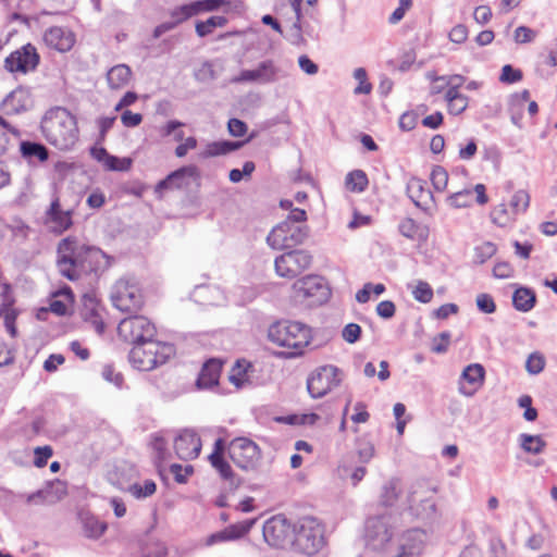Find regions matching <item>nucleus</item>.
<instances>
[{"label": "nucleus", "mask_w": 557, "mask_h": 557, "mask_svg": "<svg viewBox=\"0 0 557 557\" xmlns=\"http://www.w3.org/2000/svg\"><path fill=\"white\" fill-rule=\"evenodd\" d=\"M326 545L325 525L315 517H281V550L311 557Z\"/></svg>", "instance_id": "1"}, {"label": "nucleus", "mask_w": 557, "mask_h": 557, "mask_svg": "<svg viewBox=\"0 0 557 557\" xmlns=\"http://www.w3.org/2000/svg\"><path fill=\"white\" fill-rule=\"evenodd\" d=\"M57 265L62 276L75 281L83 273L107 269L110 258L97 247L67 237L59 243Z\"/></svg>", "instance_id": "2"}, {"label": "nucleus", "mask_w": 557, "mask_h": 557, "mask_svg": "<svg viewBox=\"0 0 557 557\" xmlns=\"http://www.w3.org/2000/svg\"><path fill=\"white\" fill-rule=\"evenodd\" d=\"M41 131L47 141L60 150L73 148L78 140L76 117L61 107L51 109L45 114Z\"/></svg>", "instance_id": "3"}, {"label": "nucleus", "mask_w": 557, "mask_h": 557, "mask_svg": "<svg viewBox=\"0 0 557 557\" xmlns=\"http://www.w3.org/2000/svg\"><path fill=\"white\" fill-rule=\"evenodd\" d=\"M438 486L431 480H418L411 484L407 495V509L410 516L422 522L437 518L436 494Z\"/></svg>", "instance_id": "4"}, {"label": "nucleus", "mask_w": 557, "mask_h": 557, "mask_svg": "<svg viewBox=\"0 0 557 557\" xmlns=\"http://www.w3.org/2000/svg\"><path fill=\"white\" fill-rule=\"evenodd\" d=\"M330 296L331 289L325 280L308 274L292 284L288 298L296 306L312 308L325 304Z\"/></svg>", "instance_id": "5"}, {"label": "nucleus", "mask_w": 557, "mask_h": 557, "mask_svg": "<svg viewBox=\"0 0 557 557\" xmlns=\"http://www.w3.org/2000/svg\"><path fill=\"white\" fill-rule=\"evenodd\" d=\"M174 355L171 344L147 339L135 344L129 351V362L139 371H151Z\"/></svg>", "instance_id": "6"}, {"label": "nucleus", "mask_w": 557, "mask_h": 557, "mask_svg": "<svg viewBox=\"0 0 557 557\" xmlns=\"http://www.w3.org/2000/svg\"><path fill=\"white\" fill-rule=\"evenodd\" d=\"M281 211H286L287 214L281 213L284 222L281 223V250L288 249L293 246L301 244L307 235L308 227L305 222L307 213L304 209L294 208L293 202L289 200H281Z\"/></svg>", "instance_id": "7"}, {"label": "nucleus", "mask_w": 557, "mask_h": 557, "mask_svg": "<svg viewBox=\"0 0 557 557\" xmlns=\"http://www.w3.org/2000/svg\"><path fill=\"white\" fill-rule=\"evenodd\" d=\"M312 341L311 329L297 321H288L284 325L281 333V347L285 350L281 351V357L295 358L305 354V348Z\"/></svg>", "instance_id": "8"}, {"label": "nucleus", "mask_w": 557, "mask_h": 557, "mask_svg": "<svg viewBox=\"0 0 557 557\" xmlns=\"http://www.w3.org/2000/svg\"><path fill=\"white\" fill-rule=\"evenodd\" d=\"M111 300L120 311L133 312L141 308L143 295L134 280L122 277L112 287Z\"/></svg>", "instance_id": "9"}, {"label": "nucleus", "mask_w": 557, "mask_h": 557, "mask_svg": "<svg viewBox=\"0 0 557 557\" xmlns=\"http://www.w3.org/2000/svg\"><path fill=\"white\" fill-rule=\"evenodd\" d=\"M342 382L341 370L332 364L317 368L307 379V389L312 398H321Z\"/></svg>", "instance_id": "10"}, {"label": "nucleus", "mask_w": 557, "mask_h": 557, "mask_svg": "<svg viewBox=\"0 0 557 557\" xmlns=\"http://www.w3.org/2000/svg\"><path fill=\"white\" fill-rule=\"evenodd\" d=\"M117 333L123 341L135 345L153 338L156 327L146 317L134 315L119 323Z\"/></svg>", "instance_id": "11"}, {"label": "nucleus", "mask_w": 557, "mask_h": 557, "mask_svg": "<svg viewBox=\"0 0 557 557\" xmlns=\"http://www.w3.org/2000/svg\"><path fill=\"white\" fill-rule=\"evenodd\" d=\"M227 451L232 461L244 470L255 469L260 460L258 445L247 437H237L231 441Z\"/></svg>", "instance_id": "12"}, {"label": "nucleus", "mask_w": 557, "mask_h": 557, "mask_svg": "<svg viewBox=\"0 0 557 557\" xmlns=\"http://www.w3.org/2000/svg\"><path fill=\"white\" fill-rule=\"evenodd\" d=\"M393 531L388 517H374L367 521V545L374 550H381L391 542Z\"/></svg>", "instance_id": "13"}, {"label": "nucleus", "mask_w": 557, "mask_h": 557, "mask_svg": "<svg viewBox=\"0 0 557 557\" xmlns=\"http://www.w3.org/2000/svg\"><path fill=\"white\" fill-rule=\"evenodd\" d=\"M312 257L302 249L281 250V277L294 278L309 269Z\"/></svg>", "instance_id": "14"}, {"label": "nucleus", "mask_w": 557, "mask_h": 557, "mask_svg": "<svg viewBox=\"0 0 557 557\" xmlns=\"http://www.w3.org/2000/svg\"><path fill=\"white\" fill-rule=\"evenodd\" d=\"M39 59L36 48L27 44L7 57L4 67L11 73L20 72L26 74L37 67Z\"/></svg>", "instance_id": "15"}, {"label": "nucleus", "mask_w": 557, "mask_h": 557, "mask_svg": "<svg viewBox=\"0 0 557 557\" xmlns=\"http://www.w3.org/2000/svg\"><path fill=\"white\" fill-rule=\"evenodd\" d=\"M485 369L481 363H470L461 372L458 392L465 397H472L483 386Z\"/></svg>", "instance_id": "16"}, {"label": "nucleus", "mask_w": 557, "mask_h": 557, "mask_svg": "<svg viewBox=\"0 0 557 557\" xmlns=\"http://www.w3.org/2000/svg\"><path fill=\"white\" fill-rule=\"evenodd\" d=\"M174 449L180 459L191 460L200 454L201 441L194 431L184 430L175 437Z\"/></svg>", "instance_id": "17"}, {"label": "nucleus", "mask_w": 557, "mask_h": 557, "mask_svg": "<svg viewBox=\"0 0 557 557\" xmlns=\"http://www.w3.org/2000/svg\"><path fill=\"white\" fill-rule=\"evenodd\" d=\"M197 175L198 170L195 165L183 166L160 181L154 188V193L161 197L166 189L185 187L189 184V180Z\"/></svg>", "instance_id": "18"}, {"label": "nucleus", "mask_w": 557, "mask_h": 557, "mask_svg": "<svg viewBox=\"0 0 557 557\" xmlns=\"http://www.w3.org/2000/svg\"><path fill=\"white\" fill-rule=\"evenodd\" d=\"M33 107L30 89L18 86L12 90L2 101V109L7 114H18Z\"/></svg>", "instance_id": "19"}, {"label": "nucleus", "mask_w": 557, "mask_h": 557, "mask_svg": "<svg viewBox=\"0 0 557 557\" xmlns=\"http://www.w3.org/2000/svg\"><path fill=\"white\" fill-rule=\"evenodd\" d=\"M44 41L50 48L66 52L74 46L75 35L67 28L53 26L45 32Z\"/></svg>", "instance_id": "20"}, {"label": "nucleus", "mask_w": 557, "mask_h": 557, "mask_svg": "<svg viewBox=\"0 0 557 557\" xmlns=\"http://www.w3.org/2000/svg\"><path fill=\"white\" fill-rule=\"evenodd\" d=\"M275 66L272 62H261L258 67L253 70H245L238 76L232 79L233 83L240 82H256L267 83L274 78Z\"/></svg>", "instance_id": "21"}, {"label": "nucleus", "mask_w": 557, "mask_h": 557, "mask_svg": "<svg viewBox=\"0 0 557 557\" xmlns=\"http://www.w3.org/2000/svg\"><path fill=\"white\" fill-rule=\"evenodd\" d=\"M407 195L416 207L429 211V203L432 201L433 196L422 180L410 178L407 183Z\"/></svg>", "instance_id": "22"}, {"label": "nucleus", "mask_w": 557, "mask_h": 557, "mask_svg": "<svg viewBox=\"0 0 557 557\" xmlns=\"http://www.w3.org/2000/svg\"><path fill=\"white\" fill-rule=\"evenodd\" d=\"M426 534L421 529L407 531L401 537L400 550L410 557L420 555L423 550Z\"/></svg>", "instance_id": "23"}, {"label": "nucleus", "mask_w": 557, "mask_h": 557, "mask_svg": "<svg viewBox=\"0 0 557 557\" xmlns=\"http://www.w3.org/2000/svg\"><path fill=\"white\" fill-rule=\"evenodd\" d=\"M224 451L225 443L222 438H218L214 443V449L209 456V461L223 479H230L233 471L228 462L223 457Z\"/></svg>", "instance_id": "24"}, {"label": "nucleus", "mask_w": 557, "mask_h": 557, "mask_svg": "<svg viewBox=\"0 0 557 557\" xmlns=\"http://www.w3.org/2000/svg\"><path fill=\"white\" fill-rule=\"evenodd\" d=\"M48 216L52 223V230L57 233H62L72 225L71 212L61 210L58 198L51 202Z\"/></svg>", "instance_id": "25"}, {"label": "nucleus", "mask_w": 557, "mask_h": 557, "mask_svg": "<svg viewBox=\"0 0 557 557\" xmlns=\"http://www.w3.org/2000/svg\"><path fill=\"white\" fill-rule=\"evenodd\" d=\"M194 297L206 306H221L225 302L224 293L216 286H198Z\"/></svg>", "instance_id": "26"}, {"label": "nucleus", "mask_w": 557, "mask_h": 557, "mask_svg": "<svg viewBox=\"0 0 557 557\" xmlns=\"http://www.w3.org/2000/svg\"><path fill=\"white\" fill-rule=\"evenodd\" d=\"M221 366V362L215 359L206 362L197 380V386L199 388H209L218 384Z\"/></svg>", "instance_id": "27"}, {"label": "nucleus", "mask_w": 557, "mask_h": 557, "mask_svg": "<svg viewBox=\"0 0 557 557\" xmlns=\"http://www.w3.org/2000/svg\"><path fill=\"white\" fill-rule=\"evenodd\" d=\"M132 77V70L126 64H117L107 73V81L112 89H121L126 86Z\"/></svg>", "instance_id": "28"}, {"label": "nucleus", "mask_w": 557, "mask_h": 557, "mask_svg": "<svg viewBox=\"0 0 557 557\" xmlns=\"http://www.w3.org/2000/svg\"><path fill=\"white\" fill-rule=\"evenodd\" d=\"M73 302V294L72 290L66 287L63 289H60L55 294H53V297L50 301L49 309L51 312L58 314V315H64L67 312L69 307Z\"/></svg>", "instance_id": "29"}, {"label": "nucleus", "mask_w": 557, "mask_h": 557, "mask_svg": "<svg viewBox=\"0 0 557 557\" xmlns=\"http://www.w3.org/2000/svg\"><path fill=\"white\" fill-rule=\"evenodd\" d=\"M251 363L245 359L237 360L230 371L228 380L236 388H243L249 383L248 370Z\"/></svg>", "instance_id": "30"}, {"label": "nucleus", "mask_w": 557, "mask_h": 557, "mask_svg": "<svg viewBox=\"0 0 557 557\" xmlns=\"http://www.w3.org/2000/svg\"><path fill=\"white\" fill-rule=\"evenodd\" d=\"M440 81H446L447 89L444 95V99L447 102V104L456 100L457 97L462 96L459 91L460 87L465 84L466 77L459 74H453V75H443Z\"/></svg>", "instance_id": "31"}, {"label": "nucleus", "mask_w": 557, "mask_h": 557, "mask_svg": "<svg viewBox=\"0 0 557 557\" xmlns=\"http://www.w3.org/2000/svg\"><path fill=\"white\" fill-rule=\"evenodd\" d=\"M519 444L523 451L532 455L541 454L546 447V442L541 435L520 434Z\"/></svg>", "instance_id": "32"}, {"label": "nucleus", "mask_w": 557, "mask_h": 557, "mask_svg": "<svg viewBox=\"0 0 557 557\" xmlns=\"http://www.w3.org/2000/svg\"><path fill=\"white\" fill-rule=\"evenodd\" d=\"M227 18L223 15L210 16L206 21H199L195 25L196 34L199 37H206L213 33L215 28H222L226 25Z\"/></svg>", "instance_id": "33"}, {"label": "nucleus", "mask_w": 557, "mask_h": 557, "mask_svg": "<svg viewBox=\"0 0 557 557\" xmlns=\"http://www.w3.org/2000/svg\"><path fill=\"white\" fill-rule=\"evenodd\" d=\"M246 141H228V140H221V141H214L207 146L205 156L206 157H216L230 153L232 151H235L243 147V145Z\"/></svg>", "instance_id": "34"}, {"label": "nucleus", "mask_w": 557, "mask_h": 557, "mask_svg": "<svg viewBox=\"0 0 557 557\" xmlns=\"http://www.w3.org/2000/svg\"><path fill=\"white\" fill-rule=\"evenodd\" d=\"M513 306L517 310L527 312L534 307L535 295L528 288H518L512 296Z\"/></svg>", "instance_id": "35"}, {"label": "nucleus", "mask_w": 557, "mask_h": 557, "mask_svg": "<svg viewBox=\"0 0 557 557\" xmlns=\"http://www.w3.org/2000/svg\"><path fill=\"white\" fill-rule=\"evenodd\" d=\"M283 34L284 38L292 45L300 46L305 44L300 20H298V17H295V21L290 23H286L284 29L281 27V35Z\"/></svg>", "instance_id": "36"}, {"label": "nucleus", "mask_w": 557, "mask_h": 557, "mask_svg": "<svg viewBox=\"0 0 557 557\" xmlns=\"http://www.w3.org/2000/svg\"><path fill=\"white\" fill-rule=\"evenodd\" d=\"M278 519L273 516L269 518L262 529L264 543L270 547L276 549L278 547Z\"/></svg>", "instance_id": "37"}, {"label": "nucleus", "mask_w": 557, "mask_h": 557, "mask_svg": "<svg viewBox=\"0 0 557 557\" xmlns=\"http://www.w3.org/2000/svg\"><path fill=\"white\" fill-rule=\"evenodd\" d=\"M321 420V417L317 413H294L285 417H281V423L289 425H304L313 426Z\"/></svg>", "instance_id": "38"}, {"label": "nucleus", "mask_w": 557, "mask_h": 557, "mask_svg": "<svg viewBox=\"0 0 557 557\" xmlns=\"http://www.w3.org/2000/svg\"><path fill=\"white\" fill-rule=\"evenodd\" d=\"M346 188L352 193H362L368 186V177L361 170H355L346 175Z\"/></svg>", "instance_id": "39"}, {"label": "nucleus", "mask_w": 557, "mask_h": 557, "mask_svg": "<svg viewBox=\"0 0 557 557\" xmlns=\"http://www.w3.org/2000/svg\"><path fill=\"white\" fill-rule=\"evenodd\" d=\"M196 15H198V11L195 2L176 7L170 11V17L172 23H175V27Z\"/></svg>", "instance_id": "40"}, {"label": "nucleus", "mask_w": 557, "mask_h": 557, "mask_svg": "<svg viewBox=\"0 0 557 557\" xmlns=\"http://www.w3.org/2000/svg\"><path fill=\"white\" fill-rule=\"evenodd\" d=\"M86 536L98 539L107 529V524L94 516L85 515L82 519Z\"/></svg>", "instance_id": "41"}, {"label": "nucleus", "mask_w": 557, "mask_h": 557, "mask_svg": "<svg viewBox=\"0 0 557 557\" xmlns=\"http://www.w3.org/2000/svg\"><path fill=\"white\" fill-rule=\"evenodd\" d=\"M492 221L498 226H507L517 219V215L505 203L496 206L491 212Z\"/></svg>", "instance_id": "42"}, {"label": "nucleus", "mask_w": 557, "mask_h": 557, "mask_svg": "<svg viewBox=\"0 0 557 557\" xmlns=\"http://www.w3.org/2000/svg\"><path fill=\"white\" fill-rule=\"evenodd\" d=\"M257 519H250L240 521L234 524H231L226 529H224V534L226 535L227 541H233L243 537L247 534L251 528L255 525Z\"/></svg>", "instance_id": "43"}, {"label": "nucleus", "mask_w": 557, "mask_h": 557, "mask_svg": "<svg viewBox=\"0 0 557 557\" xmlns=\"http://www.w3.org/2000/svg\"><path fill=\"white\" fill-rule=\"evenodd\" d=\"M21 152L25 158H37L39 161H46L48 159L47 148L37 143L24 141L21 144Z\"/></svg>", "instance_id": "44"}, {"label": "nucleus", "mask_w": 557, "mask_h": 557, "mask_svg": "<svg viewBox=\"0 0 557 557\" xmlns=\"http://www.w3.org/2000/svg\"><path fill=\"white\" fill-rule=\"evenodd\" d=\"M530 206V195L524 189H519L512 195L509 207L510 210L518 216L524 213Z\"/></svg>", "instance_id": "45"}, {"label": "nucleus", "mask_w": 557, "mask_h": 557, "mask_svg": "<svg viewBox=\"0 0 557 557\" xmlns=\"http://www.w3.org/2000/svg\"><path fill=\"white\" fill-rule=\"evenodd\" d=\"M410 288L412 297L421 304H429L433 298V289L425 281L419 280Z\"/></svg>", "instance_id": "46"}, {"label": "nucleus", "mask_w": 557, "mask_h": 557, "mask_svg": "<svg viewBox=\"0 0 557 557\" xmlns=\"http://www.w3.org/2000/svg\"><path fill=\"white\" fill-rule=\"evenodd\" d=\"M398 495H399L398 483L396 481H389L382 488L380 502L383 506H386V507L393 506L397 502Z\"/></svg>", "instance_id": "47"}, {"label": "nucleus", "mask_w": 557, "mask_h": 557, "mask_svg": "<svg viewBox=\"0 0 557 557\" xmlns=\"http://www.w3.org/2000/svg\"><path fill=\"white\" fill-rule=\"evenodd\" d=\"M157 490L156 483L152 480H146L143 484L135 483L128 487V492L137 499L146 498L154 494Z\"/></svg>", "instance_id": "48"}, {"label": "nucleus", "mask_w": 557, "mask_h": 557, "mask_svg": "<svg viewBox=\"0 0 557 557\" xmlns=\"http://www.w3.org/2000/svg\"><path fill=\"white\" fill-rule=\"evenodd\" d=\"M448 203L454 208H467L473 202V191L471 189H463L454 193L447 198Z\"/></svg>", "instance_id": "49"}, {"label": "nucleus", "mask_w": 557, "mask_h": 557, "mask_svg": "<svg viewBox=\"0 0 557 557\" xmlns=\"http://www.w3.org/2000/svg\"><path fill=\"white\" fill-rule=\"evenodd\" d=\"M0 317L4 320V325L12 337L16 335V329L14 325L16 319V312L12 308L11 304H3L0 308Z\"/></svg>", "instance_id": "50"}, {"label": "nucleus", "mask_w": 557, "mask_h": 557, "mask_svg": "<svg viewBox=\"0 0 557 557\" xmlns=\"http://www.w3.org/2000/svg\"><path fill=\"white\" fill-rule=\"evenodd\" d=\"M431 182L436 190H445L448 184L447 171L442 166H435L431 173Z\"/></svg>", "instance_id": "51"}, {"label": "nucleus", "mask_w": 557, "mask_h": 557, "mask_svg": "<svg viewBox=\"0 0 557 557\" xmlns=\"http://www.w3.org/2000/svg\"><path fill=\"white\" fill-rule=\"evenodd\" d=\"M354 78L359 82V85L355 88L356 95H368L372 90V86L368 83V75L363 67H358L354 71Z\"/></svg>", "instance_id": "52"}, {"label": "nucleus", "mask_w": 557, "mask_h": 557, "mask_svg": "<svg viewBox=\"0 0 557 557\" xmlns=\"http://www.w3.org/2000/svg\"><path fill=\"white\" fill-rule=\"evenodd\" d=\"M109 171H119L125 172L128 171L132 166V159L129 158H119L110 154L109 160L103 165Z\"/></svg>", "instance_id": "53"}, {"label": "nucleus", "mask_w": 557, "mask_h": 557, "mask_svg": "<svg viewBox=\"0 0 557 557\" xmlns=\"http://www.w3.org/2000/svg\"><path fill=\"white\" fill-rule=\"evenodd\" d=\"M545 366V358L539 352L531 354L525 362V369L530 374H539L543 371Z\"/></svg>", "instance_id": "54"}, {"label": "nucleus", "mask_w": 557, "mask_h": 557, "mask_svg": "<svg viewBox=\"0 0 557 557\" xmlns=\"http://www.w3.org/2000/svg\"><path fill=\"white\" fill-rule=\"evenodd\" d=\"M523 77L521 70L513 69L510 64H506L502 67L499 81L505 84H513L520 82Z\"/></svg>", "instance_id": "55"}, {"label": "nucleus", "mask_w": 557, "mask_h": 557, "mask_svg": "<svg viewBox=\"0 0 557 557\" xmlns=\"http://www.w3.org/2000/svg\"><path fill=\"white\" fill-rule=\"evenodd\" d=\"M495 252L496 246L491 242H486L476 247L475 259L479 263H484L487 259L493 257Z\"/></svg>", "instance_id": "56"}, {"label": "nucleus", "mask_w": 557, "mask_h": 557, "mask_svg": "<svg viewBox=\"0 0 557 557\" xmlns=\"http://www.w3.org/2000/svg\"><path fill=\"white\" fill-rule=\"evenodd\" d=\"M478 309L483 313H493L496 310L494 299L488 294H479L475 299Z\"/></svg>", "instance_id": "57"}, {"label": "nucleus", "mask_w": 557, "mask_h": 557, "mask_svg": "<svg viewBox=\"0 0 557 557\" xmlns=\"http://www.w3.org/2000/svg\"><path fill=\"white\" fill-rule=\"evenodd\" d=\"M141 554L143 557H165L166 547L159 542L149 543L143 547Z\"/></svg>", "instance_id": "58"}, {"label": "nucleus", "mask_w": 557, "mask_h": 557, "mask_svg": "<svg viewBox=\"0 0 557 557\" xmlns=\"http://www.w3.org/2000/svg\"><path fill=\"white\" fill-rule=\"evenodd\" d=\"M518 405L524 408L523 418L527 421H534L537 418V410L532 407V398L529 395L519 397Z\"/></svg>", "instance_id": "59"}, {"label": "nucleus", "mask_w": 557, "mask_h": 557, "mask_svg": "<svg viewBox=\"0 0 557 557\" xmlns=\"http://www.w3.org/2000/svg\"><path fill=\"white\" fill-rule=\"evenodd\" d=\"M536 32L527 27V26H519L516 28L513 33V40L517 44H527L531 42L535 39Z\"/></svg>", "instance_id": "60"}, {"label": "nucleus", "mask_w": 557, "mask_h": 557, "mask_svg": "<svg viewBox=\"0 0 557 557\" xmlns=\"http://www.w3.org/2000/svg\"><path fill=\"white\" fill-rule=\"evenodd\" d=\"M361 335V327L357 323H348L342 331V337L349 344L356 343Z\"/></svg>", "instance_id": "61"}, {"label": "nucleus", "mask_w": 557, "mask_h": 557, "mask_svg": "<svg viewBox=\"0 0 557 557\" xmlns=\"http://www.w3.org/2000/svg\"><path fill=\"white\" fill-rule=\"evenodd\" d=\"M101 375L107 382L114 384L116 387H121L124 381L123 375L110 364L103 366Z\"/></svg>", "instance_id": "62"}, {"label": "nucleus", "mask_w": 557, "mask_h": 557, "mask_svg": "<svg viewBox=\"0 0 557 557\" xmlns=\"http://www.w3.org/2000/svg\"><path fill=\"white\" fill-rule=\"evenodd\" d=\"M35 460L34 463L38 468L46 466L48 459L52 456L53 450L50 446H39L34 450Z\"/></svg>", "instance_id": "63"}, {"label": "nucleus", "mask_w": 557, "mask_h": 557, "mask_svg": "<svg viewBox=\"0 0 557 557\" xmlns=\"http://www.w3.org/2000/svg\"><path fill=\"white\" fill-rule=\"evenodd\" d=\"M399 232L403 236L414 239L418 232V224L414 220L407 218L400 222Z\"/></svg>", "instance_id": "64"}]
</instances>
